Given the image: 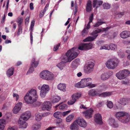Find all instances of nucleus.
<instances>
[{"label":"nucleus","instance_id":"774afa93","mask_svg":"<svg viewBox=\"0 0 130 130\" xmlns=\"http://www.w3.org/2000/svg\"><path fill=\"white\" fill-rule=\"evenodd\" d=\"M80 108H83L84 109H86L87 108V107L84 105L82 104L80 106Z\"/></svg>","mask_w":130,"mask_h":130},{"label":"nucleus","instance_id":"6ab92c4d","mask_svg":"<svg viewBox=\"0 0 130 130\" xmlns=\"http://www.w3.org/2000/svg\"><path fill=\"white\" fill-rule=\"evenodd\" d=\"M22 103L21 102L18 103L15 105L13 109L14 113H17L21 110L22 107Z\"/></svg>","mask_w":130,"mask_h":130},{"label":"nucleus","instance_id":"a19ab883","mask_svg":"<svg viewBox=\"0 0 130 130\" xmlns=\"http://www.w3.org/2000/svg\"><path fill=\"white\" fill-rule=\"evenodd\" d=\"M102 31V30L101 29H97L95 30L91 34L93 36H95L98 35L97 34Z\"/></svg>","mask_w":130,"mask_h":130},{"label":"nucleus","instance_id":"4be33fe9","mask_svg":"<svg viewBox=\"0 0 130 130\" xmlns=\"http://www.w3.org/2000/svg\"><path fill=\"white\" fill-rule=\"evenodd\" d=\"M47 113L43 114L38 112L37 113L35 114V119L37 121H39L41 119L43 116H45L47 115Z\"/></svg>","mask_w":130,"mask_h":130},{"label":"nucleus","instance_id":"680f3d73","mask_svg":"<svg viewBox=\"0 0 130 130\" xmlns=\"http://www.w3.org/2000/svg\"><path fill=\"white\" fill-rule=\"evenodd\" d=\"M123 64L124 66H128L129 64V62L128 61H126L124 62Z\"/></svg>","mask_w":130,"mask_h":130},{"label":"nucleus","instance_id":"052dcab7","mask_svg":"<svg viewBox=\"0 0 130 130\" xmlns=\"http://www.w3.org/2000/svg\"><path fill=\"white\" fill-rule=\"evenodd\" d=\"M31 43L32 44L33 42V36L32 31H31L30 33Z\"/></svg>","mask_w":130,"mask_h":130},{"label":"nucleus","instance_id":"c756f323","mask_svg":"<svg viewBox=\"0 0 130 130\" xmlns=\"http://www.w3.org/2000/svg\"><path fill=\"white\" fill-rule=\"evenodd\" d=\"M60 98L59 96L55 95L51 99L52 102L53 103H55L59 102L60 100Z\"/></svg>","mask_w":130,"mask_h":130},{"label":"nucleus","instance_id":"2eb2a0df","mask_svg":"<svg viewBox=\"0 0 130 130\" xmlns=\"http://www.w3.org/2000/svg\"><path fill=\"white\" fill-rule=\"evenodd\" d=\"M38 62L35 61V58H33L31 62V65L32 66L30 68L26 74L27 75L28 74L32 73L34 71V69L33 66H34L35 67H36L38 64Z\"/></svg>","mask_w":130,"mask_h":130},{"label":"nucleus","instance_id":"a211bd4d","mask_svg":"<svg viewBox=\"0 0 130 130\" xmlns=\"http://www.w3.org/2000/svg\"><path fill=\"white\" fill-rule=\"evenodd\" d=\"M51 106L52 104L50 102L46 101L43 103L42 109L43 110H46L49 111L51 108Z\"/></svg>","mask_w":130,"mask_h":130},{"label":"nucleus","instance_id":"de8ad7c7","mask_svg":"<svg viewBox=\"0 0 130 130\" xmlns=\"http://www.w3.org/2000/svg\"><path fill=\"white\" fill-rule=\"evenodd\" d=\"M23 22V20L21 18H18L17 21V22L18 23V26H21V25Z\"/></svg>","mask_w":130,"mask_h":130},{"label":"nucleus","instance_id":"72a5a7b5","mask_svg":"<svg viewBox=\"0 0 130 130\" xmlns=\"http://www.w3.org/2000/svg\"><path fill=\"white\" fill-rule=\"evenodd\" d=\"M92 2L90 1L87 2L86 6V11L88 12L90 11L92 9Z\"/></svg>","mask_w":130,"mask_h":130},{"label":"nucleus","instance_id":"473e14b6","mask_svg":"<svg viewBox=\"0 0 130 130\" xmlns=\"http://www.w3.org/2000/svg\"><path fill=\"white\" fill-rule=\"evenodd\" d=\"M66 85L64 84H59L57 86V88L58 89L63 92L66 91Z\"/></svg>","mask_w":130,"mask_h":130},{"label":"nucleus","instance_id":"e2e57ef3","mask_svg":"<svg viewBox=\"0 0 130 130\" xmlns=\"http://www.w3.org/2000/svg\"><path fill=\"white\" fill-rule=\"evenodd\" d=\"M71 110H68L67 111L63 112V115L64 116H65L67 114L71 112Z\"/></svg>","mask_w":130,"mask_h":130},{"label":"nucleus","instance_id":"4c0bfd02","mask_svg":"<svg viewBox=\"0 0 130 130\" xmlns=\"http://www.w3.org/2000/svg\"><path fill=\"white\" fill-rule=\"evenodd\" d=\"M109 50L116 51L117 50V45L111 43L109 45Z\"/></svg>","mask_w":130,"mask_h":130},{"label":"nucleus","instance_id":"f704fd0d","mask_svg":"<svg viewBox=\"0 0 130 130\" xmlns=\"http://www.w3.org/2000/svg\"><path fill=\"white\" fill-rule=\"evenodd\" d=\"M119 103L122 105H125L128 104V101L126 98H121L120 100Z\"/></svg>","mask_w":130,"mask_h":130},{"label":"nucleus","instance_id":"bb28decb","mask_svg":"<svg viewBox=\"0 0 130 130\" xmlns=\"http://www.w3.org/2000/svg\"><path fill=\"white\" fill-rule=\"evenodd\" d=\"M79 62V59L77 58L75 59L71 63L72 67L74 69L76 68L78 65Z\"/></svg>","mask_w":130,"mask_h":130},{"label":"nucleus","instance_id":"864d4df0","mask_svg":"<svg viewBox=\"0 0 130 130\" xmlns=\"http://www.w3.org/2000/svg\"><path fill=\"white\" fill-rule=\"evenodd\" d=\"M16 128L14 126H9L7 129V130H16Z\"/></svg>","mask_w":130,"mask_h":130},{"label":"nucleus","instance_id":"ea45409f","mask_svg":"<svg viewBox=\"0 0 130 130\" xmlns=\"http://www.w3.org/2000/svg\"><path fill=\"white\" fill-rule=\"evenodd\" d=\"M105 22H102L101 21H98L96 22L95 24L93 25L94 27H98L100 25H102V24L105 23Z\"/></svg>","mask_w":130,"mask_h":130},{"label":"nucleus","instance_id":"0e129e2a","mask_svg":"<svg viewBox=\"0 0 130 130\" xmlns=\"http://www.w3.org/2000/svg\"><path fill=\"white\" fill-rule=\"evenodd\" d=\"M29 17H28L26 18V19H25V22L26 24L28 23V22H29Z\"/></svg>","mask_w":130,"mask_h":130},{"label":"nucleus","instance_id":"f3484780","mask_svg":"<svg viewBox=\"0 0 130 130\" xmlns=\"http://www.w3.org/2000/svg\"><path fill=\"white\" fill-rule=\"evenodd\" d=\"M94 120L96 123L99 124H102V122L101 115L99 113L95 114L94 117Z\"/></svg>","mask_w":130,"mask_h":130},{"label":"nucleus","instance_id":"a18cd8bd","mask_svg":"<svg viewBox=\"0 0 130 130\" xmlns=\"http://www.w3.org/2000/svg\"><path fill=\"white\" fill-rule=\"evenodd\" d=\"M103 6L104 9H108L110 7V5L107 3H104Z\"/></svg>","mask_w":130,"mask_h":130},{"label":"nucleus","instance_id":"58836bf2","mask_svg":"<svg viewBox=\"0 0 130 130\" xmlns=\"http://www.w3.org/2000/svg\"><path fill=\"white\" fill-rule=\"evenodd\" d=\"M74 116L73 114H71L68 116L66 119V121L67 122L71 121L73 119Z\"/></svg>","mask_w":130,"mask_h":130},{"label":"nucleus","instance_id":"6e6552de","mask_svg":"<svg viewBox=\"0 0 130 130\" xmlns=\"http://www.w3.org/2000/svg\"><path fill=\"white\" fill-rule=\"evenodd\" d=\"M81 95L80 93H76L73 94L71 96V99L68 101V104L69 105H73L80 97Z\"/></svg>","mask_w":130,"mask_h":130},{"label":"nucleus","instance_id":"20e7f679","mask_svg":"<svg viewBox=\"0 0 130 130\" xmlns=\"http://www.w3.org/2000/svg\"><path fill=\"white\" fill-rule=\"evenodd\" d=\"M119 62L118 59L112 58L108 60L106 63L105 64L108 69H114L118 66Z\"/></svg>","mask_w":130,"mask_h":130},{"label":"nucleus","instance_id":"393cba45","mask_svg":"<svg viewBox=\"0 0 130 130\" xmlns=\"http://www.w3.org/2000/svg\"><path fill=\"white\" fill-rule=\"evenodd\" d=\"M89 95L91 96L97 95L99 94V91L94 89H92L90 90L88 92Z\"/></svg>","mask_w":130,"mask_h":130},{"label":"nucleus","instance_id":"f8f14e48","mask_svg":"<svg viewBox=\"0 0 130 130\" xmlns=\"http://www.w3.org/2000/svg\"><path fill=\"white\" fill-rule=\"evenodd\" d=\"M77 125L82 127H85L87 125L86 121L82 118H78L75 121Z\"/></svg>","mask_w":130,"mask_h":130},{"label":"nucleus","instance_id":"79ce46f5","mask_svg":"<svg viewBox=\"0 0 130 130\" xmlns=\"http://www.w3.org/2000/svg\"><path fill=\"white\" fill-rule=\"evenodd\" d=\"M41 125L40 124L38 123L33 125L32 127L33 130H38L40 127Z\"/></svg>","mask_w":130,"mask_h":130},{"label":"nucleus","instance_id":"1a4fd4ad","mask_svg":"<svg viewBox=\"0 0 130 130\" xmlns=\"http://www.w3.org/2000/svg\"><path fill=\"white\" fill-rule=\"evenodd\" d=\"M92 46L93 44L91 43H83L79 45L78 49L80 50H87L91 49Z\"/></svg>","mask_w":130,"mask_h":130},{"label":"nucleus","instance_id":"aec40b11","mask_svg":"<svg viewBox=\"0 0 130 130\" xmlns=\"http://www.w3.org/2000/svg\"><path fill=\"white\" fill-rule=\"evenodd\" d=\"M23 119L19 118L18 121L19 128H26L28 125L25 122V121H23Z\"/></svg>","mask_w":130,"mask_h":130},{"label":"nucleus","instance_id":"5701e85b","mask_svg":"<svg viewBox=\"0 0 130 130\" xmlns=\"http://www.w3.org/2000/svg\"><path fill=\"white\" fill-rule=\"evenodd\" d=\"M28 92L32 96L34 97L37 98L38 97V95L37 93V92L36 90L34 89H32L30 90Z\"/></svg>","mask_w":130,"mask_h":130},{"label":"nucleus","instance_id":"2f4dec72","mask_svg":"<svg viewBox=\"0 0 130 130\" xmlns=\"http://www.w3.org/2000/svg\"><path fill=\"white\" fill-rule=\"evenodd\" d=\"M14 68L11 67L7 71V75L8 77H10L14 73Z\"/></svg>","mask_w":130,"mask_h":130},{"label":"nucleus","instance_id":"cd10ccee","mask_svg":"<svg viewBox=\"0 0 130 130\" xmlns=\"http://www.w3.org/2000/svg\"><path fill=\"white\" fill-rule=\"evenodd\" d=\"M58 107H59L60 109L63 110L66 109L67 108V105L66 104H62L60 103L59 104L56 105L55 107L56 108H57Z\"/></svg>","mask_w":130,"mask_h":130},{"label":"nucleus","instance_id":"f03ea898","mask_svg":"<svg viewBox=\"0 0 130 130\" xmlns=\"http://www.w3.org/2000/svg\"><path fill=\"white\" fill-rule=\"evenodd\" d=\"M92 79L90 77H87L82 79L81 81L75 85L76 87L78 88H84L88 87L89 88L95 87L96 84H92Z\"/></svg>","mask_w":130,"mask_h":130},{"label":"nucleus","instance_id":"0eeeda50","mask_svg":"<svg viewBox=\"0 0 130 130\" xmlns=\"http://www.w3.org/2000/svg\"><path fill=\"white\" fill-rule=\"evenodd\" d=\"M40 90V95L41 98H44L50 90L49 86L48 85L43 84Z\"/></svg>","mask_w":130,"mask_h":130},{"label":"nucleus","instance_id":"c03bdc74","mask_svg":"<svg viewBox=\"0 0 130 130\" xmlns=\"http://www.w3.org/2000/svg\"><path fill=\"white\" fill-rule=\"evenodd\" d=\"M61 115V112L59 111L55 112L54 114V116L56 118H59Z\"/></svg>","mask_w":130,"mask_h":130},{"label":"nucleus","instance_id":"13d9d810","mask_svg":"<svg viewBox=\"0 0 130 130\" xmlns=\"http://www.w3.org/2000/svg\"><path fill=\"white\" fill-rule=\"evenodd\" d=\"M93 13H92L90 16L89 20L90 22H92L93 19Z\"/></svg>","mask_w":130,"mask_h":130},{"label":"nucleus","instance_id":"49530a36","mask_svg":"<svg viewBox=\"0 0 130 130\" xmlns=\"http://www.w3.org/2000/svg\"><path fill=\"white\" fill-rule=\"evenodd\" d=\"M13 98L15 99L16 101H17L19 99L20 96L19 95L15 93H13Z\"/></svg>","mask_w":130,"mask_h":130},{"label":"nucleus","instance_id":"a878e982","mask_svg":"<svg viewBox=\"0 0 130 130\" xmlns=\"http://www.w3.org/2000/svg\"><path fill=\"white\" fill-rule=\"evenodd\" d=\"M70 128L71 130H78L79 127L75 121H74L70 125Z\"/></svg>","mask_w":130,"mask_h":130},{"label":"nucleus","instance_id":"c9c22d12","mask_svg":"<svg viewBox=\"0 0 130 130\" xmlns=\"http://www.w3.org/2000/svg\"><path fill=\"white\" fill-rule=\"evenodd\" d=\"M112 92H106L100 94V96L103 97H106L110 96L112 94Z\"/></svg>","mask_w":130,"mask_h":130},{"label":"nucleus","instance_id":"9b49d317","mask_svg":"<svg viewBox=\"0 0 130 130\" xmlns=\"http://www.w3.org/2000/svg\"><path fill=\"white\" fill-rule=\"evenodd\" d=\"M30 94L27 92L24 97V99L26 103L32 104L36 100Z\"/></svg>","mask_w":130,"mask_h":130},{"label":"nucleus","instance_id":"603ef678","mask_svg":"<svg viewBox=\"0 0 130 130\" xmlns=\"http://www.w3.org/2000/svg\"><path fill=\"white\" fill-rule=\"evenodd\" d=\"M122 84L126 85L127 84L129 83V80L127 79L124 80H123L121 82Z\"/></svg>","mask_w":130,"mask_h":130},{"label":"nucleus","instance_id":"09e8293b","mask_svg":"<svg viewBox=\"0 0 130 130\" xmlns=\"http://www.w3.org/2000/svg\"><path fill=\"white\" fill-rule=\"evenodd\" d=\"M108 88L107 86L104 84H103L101 86H100L99 88L101 89L102 90H105Z\"/></svg>","mask_w":130,"mask_h":130},{"label":"nucleus","instance_id":"6e6d98bb","mask_svg":"<svg viewBox=\"0 0 130 130\" xmlns=\"http://www.w3.org/2000/svg\"><path fill=\"white\" fill-rule=\"evenodd\" d=\"M75 8L74 9V14H75L77 11L78 6L77 4L75 3Z\"/></svg>","mask_w":130,"mask_h":130},{"label":"nucleus","instance_id":"39448f33","mask_svg":"<svg viewBox=\"0 0 130 130\" xmlns=\"http://www.w3.org/2000/svg\"><path fill=\"white\" fill-rule=\"evenodd\" d=\"M40 77L44 79L50 80L53 79L54 75L53 74L47 70H44L40 74Z\"/></svg>","mask_w":130,"mask_h":130},{"label":"nucleus","instance_id":"412c9836","mask_svg":"<svg viewBox=\"0 0 130 130\" xmlns=\"http://www.w3.org/2000/svg\"><path fill=\"white\" fill-rule=\"evenodd\" d=\"M120 35V37L122 38H126L130 36V32L127 30L124 31H122Z\"/></svg>","mask_w":130,"mask_h":130},{"label":"nucleus","instance_id":"b1692460","mask_svg":"<svg viewBox=\"0 0 130 130\" xmlns=\"http://www.w3.org/2000/svg\"><path fill=\"white\" fill-rule=\"evenodd\" d=\"M110 77L109 74L108 72H106L102 73L101 75V79L103 81L108 79Z\"/></svg>","mask_w":130,"mask_h":130},{"label":"nucleus","instance_id":"3c124183","mask_svg":"<svg viewBox=\"0 0 130 130\" xmlns=\"http://www.w3.org/2000/svg\"><path fill=\"white\" fill-rule=\"evenodd\" d=\"M88 31L86 30V28L84 29L82 32V35L83 36H85L87 34Z\"/></svg>","mask_w":130,"mask_h":130},{"label":"nucleus","instance_id":"e433bc0d","mask_svg":"<svg viewBox=\"0 0 130 130\" xmlns=\"http://www.w3.org/2000/svg\"><path fill=\"white\" fill-rule=\"evenodd\" d=\"M103 3V2L101 1H97V0H93V6L94 7H95L96 5H101Z\"/></svg>","mask_w":130,"mask_h":130},{"label":"nucleus","instance_id":"dca6fc26","mask_svg":"<svg viewBox=\"0 0 130 130\" xmlns=\"http://www.w3.org/2000/svg\"><path fill=\"white\" fill-rule=\"evenodd\" d=\"M31 116V112L29 111H26L23 113L20 118L23 119L24 121H27L30 117Z\"/></svg>","mask_w":130,"mask_h":130},{"label":"nucleus","instance_id":"9d476101","mask_svg":"<svg viewBox=\"0 0 130 130\" xmlns=\"http://www.w3.org/2000/svg\"><path fill=\"white\" fill-rule=\"evenodd\" d=\"M94 64L93 62L89 63L88 65L85 66L84 69L85 73L89 74L92 72L93 70Z\"/></svg>","mask_w":130,"mask_h":130},{"label":"nucleus","instance_id":"c85d7f7f","mask_svg":"<svg viewBox=\"0 0 130 130\" xmlns=\"http://www.w3.org/2000/svg\"><path fill=\"white\" fill-rule=\"evenodd\" d=\"M6 121L5 119H0V130H3L6 125Z\"/></svg>","mask_w":130,"mask_h":130},{"label":"nucleus","instance_id":"4d7b16f0","mask_svg":"<svg viewBox=\"0 0 130 130\" xmlns=\"http://www.w3.org/2000/svg\"><path fill=\"white\" fill-rule=\"evenodd\" d=\"M19 29L18 32V34L19 35L22 32V28L21 26H18Z\"/></svg>","mask_w":130,"mask_h":130},{"label":"nucleus","instance_id":"338daca9","mask_svg":"<svg viewBox=\"0 0 130 130\" xmlns=\"http://www.w3.org/2000/svg\"><path fill=\"white\" fill-rule=\"evenodd\" d=\"M33 5V4L32 3H30V9L31 10H32L34 9Z\"/></svg>","mask_w":130,"mask_h":130},{"label":"nucleus","instance_id":"ddd939ff","mask_svg":"<svg viewBox=\"0 0 130 130\" xmlns=\"http://www.w3.org/2000/svg\"><path fill=\"white\" fill-rule=\"evenodd\" d=\"M93 110L92 108H90L83 112L84 115L87 118L89 119L92 117Z\"/></svg>","mask_w":130,"mask_h":130},{"label":"nucleus","instance_id":"8fccbe9b","mask_svg":"<svg viewBox=\"0 0 130 130\" xmlns=\"http://www.w3.org/2000/svg\"><path fill=\"white\" fill-rule=\"evenodd\" d=\"M107 106L108 108L110 109L112 108L113 106L112 102L111 101H107Z\"/></svg>","mask_w":130,"mask_h":130},{"label":"nucleus","instance_id":"37998d69","mask_svg":"<svg viewBox=\"0 0 130 130\" xmlns=\"http://www.w3.org/2000/svg\"><path fill=\"white\" fill-rule=\"evenodd\" d=\"M103 49L109 50V45L106 44L102 46H101L100 48V50H101Z\"/></svg>","mask_w":130,"mask_h":130},{"label":"nucleus","instance_id":"f257e3e1","mask_svg":"<svg viewBox=\"0 0 130 130\" xmlns=\"http://www.w3.org/2000/svg\"><path fill=\"white\" fill-rule=\"evenodd\" d=\"M79 53L78 48H73L69 50L66 53V55L62 58V62L58 64L57 66L62 70L64 67L65 63L71 62L75 58Z\"/></svg>","mask_w":130,"mask_h":130},{"label":"nucleus","instance_id":"69168bd1","mask_svg":"<svg viewBox=\"0 0 130 130\" xmlns=\"http://www.w3.org/2000/svg\"><path fill=\"white\" fill-rule=\"evenodd\" d=\"M104 104L103 102H101L99 103L98 105V107H101Z\"/></svg>","mask_w":130,"mask_h":130},{"label":"nucleus","instance_id":"423d86ee","mask_svg":"<svg viewBox=\"0 0 130 130\" xmlns=\"http://www.w3.org/2000/svg\"><path fill=\"white\" fill-rule=\"evenodd\" d=\"M130 74L129 71L127 69H124L120 71L116 74V76L118 79H122L128 76Z\"/></svg>","mask_w":130,"mask_h":130},{"label":"nucleus","instance_id":"4468645a","mask_svg":"<svg viewBox=\"0 0 130 130\" xmlns=\"http://www.w3.org/2000/svg\"><path fill=\"white\" fill-rule=\"evenodd\" d=\"M108 123L112 127L117 128L119 127V124L116 122L114 118H110L108 120Z\"/></svg>","mask_w":130,"mask_h":130},{"label":"nucleus","instance_id":"5fc2aeb1","mask_svg":"<svg viewBox=\"0 0 130 130\" xmlns=\"http://www.w3.org/2000/svg\"><path fill=\"white\" fill-rule=\"evenodd\" d=\"M60 45V44L58 43V44L55 45L53 49L54 51H56Z\"/></svg>","mask_w":130,"mask_h":130},{"label":"nucleus","instance_id":"bf43d9fd","mask_svg":"<svg viewBox=\"0 0 130 130\" xmlns=\"http://www.w3.org/2000/svg\"><path fill=\"white\" fill-rule=\"evenodd\" d=\"M35 21L34 20H33L31 21V24L30 28L31 29L33 28L35 25Z\"/></svg>","mask_w":130,"mask_h":130},{"label":"nucleus","instance_id":"7ed1b4c3","mask_svg":"<svg viewBox=\"0 0 130 130\" xmlns=\"http://www.w3.org/2000/svg\"><path fill=\"white\" fill-rule=\"evenodd\" d=\"M115 116L120 122L124 124L127 123L130 121V115L127 112H118L116 113Z\"/></svg>","mask_w":130,"mask_h":130},{"label":"nucleus","instance_id":"7c9ffc66","mask_svg":"<svg viewBox=\"0 0 130 130\" xmlns=\"http://www.w3.org/2000/svg\"><path fill=\"white\" fill-rule=\"evenodd\" d=\"M98 35L95 36H93V37L89 36L83 40L84 42L87 41H93L98 36Z\"/></svg>","mask_w":130,"mask_h":130}]
</instances>
